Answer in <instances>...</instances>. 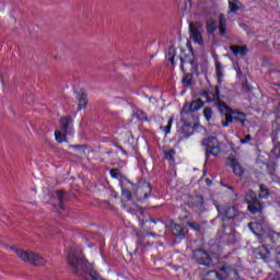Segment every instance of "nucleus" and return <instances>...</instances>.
Instances as JSON below:
<instances>
[{"mask_svg":"<svg viewBox=\"0 0 280 280\" xmlns=\"http://www.w3.org/2000/svg\"><path fill=\"white\" fill-rule=\"evenodd\" d=\"M217 108L220 116L225 117V119L221 121L223 128H229V126L233 124V120L237 121V124H242V126L246 124V114L231 108L224 101H218Z\"/></svg>","mask_w":280,"mask_h":280,"instance_id":"obj_1","label":"nucleus"},{"mask_svg":"<svg viewBox=\"0 0 280 280\" xmlns=\"http://www.w3.org/2000/svg\"><path fill=\"white\" fill-rule=\"evenodd\" d=\"M68 266L71 268L75 277H86V269L89 268V260L78 254L75 248H69L66 252Z\"/></svg>","mask_w":280,"mask_h":280,"instance_id":"obj_2","label":"nucleus"},{"mask_svg":"<svg viewBox=\"0 0 280 280\" xmlns=\"http://www.w3.org/2000/svg\"><path fill=\"white\" fill-rule=\"evenodd\" d=\"M109 176H112V178H114L115 180H118L121 188L122 198H125L127 202H129V200H132V192L128 190L129 187H132V182L128 177H126V175L121 174L119 168H112L109 171Z\"/></svg>","mask_w":280,"mask_h":280,"instance_id":"obj_3","label":"nucleus"},{"mask_svg":"<svg viewBox=\"0 0 280 280\" xmlns=\"http://www.w3.org/2000/svg\"><path fill=\"white\" fill-rule=\"evenodd\" d=\"M128 191H131L137 200H148L152 196V185L147 180L140 179L137 184L132 183V186L128 187Z\"/></svg>","mask_w":280,"mask_h":280,"instance_id":"obj_4","label":"nucleus"},{"mask_svg":"<svg viewBox=\"0 0 280 280\" xmlns=\"http://www.w3.org/2000/svg\"><path fill=\"white\" fill-rule=\"evenodd\" d=\"M11 250L15 253V255L22 259V261H26L27 264H32V266H45L47 260L39 256L38 254H34L32 252H26L23 249H19L16 247H11Z\"/></svg>","mask_w":280,"mask_h":280,"instance_id":"obj_5","label":"nucleus"},{"mask_svg":"<svg viewBox=\"0 0 280 280\" xmlns=\"http://www.w3.org/2000/svg\"><path fill=\"white\" fill-rule=\"evenodd\" d=\"M244 201L247 205V211L252 213V215H257V213H261L264 211V202L257 198V192L253 189H249L244 197Z\"/></svg>","mask_w":280,"mask_h":280,"instance_id":"obj_6","label":"nucleus"},{"mask_svg":"<svg viewBox=\"0 0 280 280\" xmlns=\"http://www.w3.org/2000/svg\"><path fill=\"white\" fill-rule=\"evenodd\" d=\"M192 259L198 266H203L205 268H213V257L205 248H196L192 252Z\"/></svg>","mask_w":280,"mask_h":280,"instance_id":"obj_7","label":"nucleus"},{"mask_svg":"<svg viewBox=\"0 0 280 280\" xmlns=\"http://www.w3.org/2000/svg\"><path fill=\"white\" fill-rule=\"evenodd\" d=\"M206 147V162H209V156H218L222 152L220 141L215 137H210L203 140Z\"/></svg>","mask_w":280,"mask_h":280,"instance_id":"obj_8","label":"nucleus"},{"mask_svg":"<svg viewBox=\"0 0 280 280\" xmlns=\"http://www.w3.org/2000/svg\"><path fill=\"white\" fill-rule=\"evenodd\" d=\"M179 60L180 71L186 74L182 82L184 86H191V73L187 71H191L194 69V59H184L183 57H180Z\"/></svg>","mask_w":280,"mask_h":280,"instance_id":"obj_9","label":"nucleus"},{"mask_svg":"<svg viewBox=\"0 0 280 280\" xmlns=\"http://www.w3.org/2000/svg\"><path fill=\"white\" fill-rule=\"evenodd\" d=\"M200 97L206 100V104H211V102H215V106H218V102H222L220 100V88H215L214 92L206 90L200 93Z\"/></svg>","mask_w":280,"mask_h":280,"instance_id":"obj_10","label":"nucleus"},{"mask_svg":"<svg viewBox=\"0 0 280 280\" xmlns=\"http://www.w3.org/2000/svg\"><path fill=\"white\" fill-rule=\"evenodd\" d=\"M61 132L63 135H73V117L67 116L59 120Z\"/></svg>","mask_w":280,"mask_h":280,"instance_id":"obj_11","label":"nucleus"},{"mask_svg":"<svg viewBox=\"0 0 280 280\" xmlns=\"http://www.w3.org/2000/svg\"><path fill=\"white\" fill-rule=\"evenodd\" d=\"M171 231L174 237L177 240H185L187 237V233H189V230H187V226L180 225L178 223H173L171 225Z\"/></svg>","mask_w":280,"mask_h":280,"instance_id":"obj_12","label":"nucleus"},{"mask_svg":"<svg viewBox=\"0 0 280 280\" xmlns=\"http://www.w3.org/2000/svg\"><path fill=\"white\" fill-rule=\"evenodd\" d=\"M189 33H190V38L192 39L194 43H198V45L205 44V40L202 39V33H200V30L198 28V24L190 23Z\"/></svg>","mask_w":280,"mask_h":280,"instance_id":"obj_13","label":"nucleus"},{"mask_svg":"<svg viewBox=\"0 0 280 280\" xmlns=\"http://www.w3.org/2000/svg\"><path fill=\"white\" fill-rule=\"evenodd\" d=\"M187 205L196 213H198V211H205V198L202 196H196Z\"/></svg>","mask_w":280,"mask_h":280,"instance_id":"obj_14","label":"nucleus"},{"mask_svg":"<svg viewBox=\"0 0 280 280\" xmlns=\"http://www.w3.org/2000/svg\"><path fill=\"white\" fill-rule=\"evenodd\" d=\"M205 106V102L202 100H196L192 101L188 106H185L182 110V113H186V115H189V113H198L200 108Z\"/></svg>","mask_w":280,"mask_h":280,"instance_id":"obj_15","label":"nucleus"},{"mask_svg":"<svg viewBox=\"0 0 280 280\" xmlns=\"http://www.w3.org/2000/svg\"><path fill=\"white\" fill-rule=\"evenodd\" d=\"M230 161L232 163V170L235 176H238V178H244L246 170L242 166V164H240V161L235 158H230Z\"/></svg>","mask_w":280,"mask_h":280,"instance_id":"obj_16","label":"nucleus"},{"mask_svg":"<svg viewBox=\"0 0 280 280\" xmlns=\"http://www.w3.org/2000/svg\"><path fill=\"white\" fill-rule=\"evenodd\" d=\"M240 215V209L237 207H228L222 217V222H226V220H235Z\"/></svg>","mask_w":280,"mask_h":280,"instance_id":"obj_17","label":"nucleus"},{"mask_svg":"<svg viewBox=\"0 0 280 280\" xmlns=\"http://www.w3.org/2000/svg\"><path fill=\"white\" fill-rule=\"evenodd\" d=\"M256 259H268L270 257V249L266 245H261L254 250Z\"/></svg>","mask_w":280,"mask_h":280,"instance_id":"obj_18","label":"nucleus"},{"mask_svg":"<svg viewBox=\"0 0 280 280\" xmlns=\"http://www.w3.org/2000/svg\"><path fill=\"white\" fill-rule=\"evenodd\" d=\"M230 51H232L233 56H248V46L232 45L230 46Z\"/></svg>","mask_w":280,"mask_h":280,"instance_id":"obj_19","label":"nucleus"},{"mask_svg":"<svg viewBox=\"0 0 280 280\" xmlns=\"http://www.w3.org/2000/svg\"><path fill=\"white\" fill-rule=\"evenodd\" d=\"M218 30L220 36H226V15H224V13L219 14Z\"/></svg>","mask_w":280,"mask_h":280,"instance_id":"obj_20","label":"nucleus"},{"mask_svg":"<svg viewBox=\"0 0 280 280\" xmlns=\"http://www.w3.org/2000/svg\"><path fill=\"white\" fill-rule=\"evenodd\" d=\"M206 30L207 33L211 36L213 34H215V32L218 31V23L215 22V20L213 19H209L206 22Z\"/></svg>","mask_w":280,"mask_h":280,"instance_id":"obj_21","label":"nucleus"},{"mask_svg":"<svg viewBox=\"0 0 280 280\" xmlns=\"http://www.w3.org/2000/svg\"><path fill=\"white\" fill-rule=\"evenodd\" d=\"M203 280H224V277H222V273L218 272L217 270H209L205 275Z\"/></svg>","mask_w":280,"mask_h":280,"instance_id":"obj_22","label":"nucleus"},{"mask_svg":"<svg viewBox=\"0 0 280 280\" xmlns=\"http://www.w3.org/2000/svg\"><path fill=\"white\" fill-rule=\"evenodd\" d=\"M79 105H78V110H83V108H86L88 104H89V98L85 92H82L79 95Z\"/></svg>","mask_w":280,"mask_h":280,"instance_id":"obj_23","label":"nucleus"},{"mask_svg":"<svg viewBox=\"0 0 280 280\" xmlns=\"http://www.w3.org/2000/svg\"><path fill=\"white\" fill-rule=\"evenodd\" d=\"M269 196H270V190H268V189L266 188V185L261 184V185L259 186V198H260L261 200H266V198H268Z\"/></svg>","mask_w":280,"mask_h":280,"instance_id":"obj_24","label":"nucleus"},{"mask_svg":"<svg viewBox=\"0 0 280 280\" xmlns=\"http://www.w3.org/2000/svg\"><path fill=\"white\" fill-rule=\"evenodd\" d=\"M135 115L139 121H150V119H148V113L143 109H138Z\"/></svg>","mask_w":280,"mask_h":280,"instance_id":"obj_25","label":"nucleus"},{"mask_svg":"<svg viewBox=\"0 0 280 280\" xmlns=\"http://www.w3.org/2000/svg\"><path fill=\"white\" fill-rule=\"evenodd\" d=\"M203 117L208 124L213 119V109L211 107L203 108Z\"/></svg>","mask_w":280,"mask_h":280,"instance_id":"obj_26","label":"nucleus"},{"mask_svg":"<svg viewBox=\"0 0 280 280\" xmlns=\"http://www.w3.org/2000/svg\"><path fill=\"white\" fill-rule=\"evenodd\" d=\"M167 58L171 65L174 66V58H176V47L174 46L168 47Z\"/></svg>","mask_w":280,"mask_h":280,"instance_id":"obj_27","label":"nucleus"},{"mask_svg":"<svg viewBox=\"0 0 280 280\" xmlns=\"http://www.w3.org/2000/svg\"><path fill=\"white\" fill-rule=\"evenodd\" d=\"M56 195L59 200V208L65 210V190H57Z\"/></svg>","mask_w":280,"mask_h":280,"instance_id":"obj_28","label":"nucleus"},{"mask_svg":"<svg viewBox=\"0 0 280 280\" xmlns=\"http://www.w3.org/2000/svg\"><path fill=\"white\" fill-rule=\"evenodd\" d=\"M172 124H174V119L170 118L166 126H161L160 130H163L165 135H170L172 132Z\"/></svg>","mask_w":280,"mask_h":280,"instance_id":"obj_29","label":"nucleus"},{"mask_svg":"<svg viewBox=\"0 0 280 280\" xmlns=\"http://www.w3.org/2000/svg\"><path fill=\"white\" fill-rule=\"evenodd\" d=\"M55 139L57 141V143H62L65 141V139H67V135L62 133V131H55Z\"/></svg>","mask_w":280,"mask_h":280,"instance_id":"obj_30","label":"nucleus"},{"mask_svg":"<svg viewBox=\"0 0 280 280\" xmlns=\"http://www.w3.org/2000/svg\"><path fill=\"white\" fill-rule=\"evenodd\" d=\"M215 73L218 80H222V78H224V73H222V63L218 61L215 62Z\"/></svg>","mask_w":280,"mask_h":280,"instance_id":"obj_31","label":"nucleus"},{"mask_svg":"<svg viewBox=\"0 0 280 280\" xmlns=\"http://www.w3.org/2000/svg\"><path fill=\"white\" fill-rule=\"evenodd\" d=\"M176 154V151L174 149H171L164 153V156L166 161H174V155Z\"/></svg>","mask_w":280,"mask_h":280,"instance_id":"obj_32","label":"nucleus"},{"mask_svg":"<svg viewBox=\"0 0 280 280\" xmlns=\"http://www.w3.org/2000/svg\"><path fill=\"white\" fill-rule=\"evenodd\" d=\"M186 226L192 229V231H200V224L191 221H186Z\"/></svg>","mask_w":280,"mask_h":280,"instance_id":"obj_33","label":"nucleus"},{"mask_svg":"<svg viewBox=\"0 0 280 280\" xmlns=\"http://www.w3.org/2000/svg\"><path fill=\"white\" fill-rule=\"evenodd\" d=\"M229 8H230V12H234V13L240 10V5H237V3L233 1H229Z\"/></svg>","mask_w":280,"mask_h":280,"instance_id":"obj_34","label":"nucleus"},{"mask_svg":"<svg viewBox=\"0 0 280 280\" xmlns=\"http://www.w3.org/2000/svg\"><path fill=\"white\" fill-rule=\"evenodd\" d=\"M90 277L92 280H104L102 276H100V273H97L95 270L90 271Z\"/></svg>","mask_w":280,"mask_h":280,"instance_id":"obj_35","label":"nucleus"},{"mask_svg":"<svg viewBox=\"0 0 280 280\" xmlns=\"http://www.w3.org/2000/svg\"><path fill=\"white\" fill-rule=\"evenodd\" d=\"M250 141H253V136L250 135H246L244 139H241V143L243 145H246V143H250Z\"/></svg>","mask_w":280,"mask_h":280,"instance_id":"obj_36","label":"nucleus"},{"mask_svg":"<svg viewBox=\"0 0 280 280\" xmlns=\"http://www.w3.org/2000/svg\"><path fill=\"white\" fill-rule=\"evenodd\" d=\"M259 226V223H249L248 228L250 229V231H253L254 235H259V233H257V231H255V229H257Z\"/></svg>","mask_w":280,"mask_h":280,"instance_id":"obj_37","label":"nucleus"},{"mask_svg":"<svg viewBox=\"0 0 280 280\" xmlns=\"http://www.w3.org/2000/svg\"><path fill=\"white\" fill-rule=\"evenodd\" d=\"M235 70H236V77L237 78H242V68H240V66H237L236 68H235Z\"/></svg>","mask_w":280,"mask_h":280,"instance_id":"obj_38","label":"nucleus"},{"mask_svg":"<svg viewBox=\"0 0 280 280\" xmlns=\"http://www.w3.org/2000/svg\"><path fill=\"white\" fill-rule=\"evenodd\" d=\"M178 220H180V222H187V220H189V215H184V217H179Z\"/></svg>","mask_w":280,"mask_h":280,"instance_id":"obj_39","label":"nucleus"},{"mask_svg":"<svg viewBox=\"0 0 280 280\" xmlns=\"http://www.w3.org/2000/svg\"><path fill=\"white\" fill-rule=\"evenodd\" d=\"M117 148H118V150H120V152H122V154H124L125 156L128 155V152H126V150H124V148H121V145H118Z\"/></svg>","mask_w":280,"mask_h":280,"instance_id":"obj_40","label":"nucleus"},{"mask_svg":"<svg viewBox=\"0 0 280 280\" xmlns=\"http://www.w3.org/2000/svg\"><path fill=\"white\" fill-rule=\"evenodd\" d=\"M73 150H82V145L80 144H74L72 145Z\"/></svg>","mask_w":280,"mask_h":280,"instance_id":"obj_41","label":"nucleus"},{"mask_svg":"<svg viewBox=\"0 0 280 280\" xmlns=\"http://www.w3.org/2000/svg\"><path fill=\"white\" fill-rule=\"evenodd\" d=\"M275 237H280V233H273V234H271V240H275Z\"/></svg>","mask_w":280,"mask_h":280,"instance_id":"obj_42","label":"nucleus"},{"mask_svg":"<svg viewBox=\"0 0 280 280\" xmlns=\"http://www.w3.org/2000/svg\"><path fill=\"white\" fill-rule=\"evenodd\" d=\"M277 264L280 266V252L277 255Z\"/></svg>","mask_w":280,"mask_h":280,"instance_id":"obj_43","label":"nucleus"},{"mask_svg":"<svg viewBox=\"0 0 280 280\" xmlns=\"http://www.w3.org/2000/svg\"><path fill=\"white\" fill-rule=\"evenodd\" d=\"M278 156H280V144L277 147Z\"/></svg>","mask_w":280,"mask_h":280,"instance_id":"obj_44","label":"nucleus"},{"mask_svg":"<svg viewBox=\"0 0 280 280\" xmlns=\"http://www.w3.org/2000/svg\"><path fill=\"white\" fill-rule=\"evenodd\" d=\"M140 246H145V243H143V241L140 240Z\"/></svg>","mask_w":280,"mask_h":280,"instance_id":"obj_45","label":"nucleus"},{"mask_svg":"<svg viewBox=\"0 0 280 280\" xmlns=\"http://www.w3.org/2000/svg\"><path fill=\"white\" fill-rule=\"evenodd\" d=\"M206 183H207V185H209L211 183V180L210 179H206Z\"/></svg>","mask_w":280,"mask_h":280,"instance_id":"obj_46","label":"nucleus"},{"mask_svg":"<svg viewBox=\"0 0 280 280\" xmlns=\"http://www.w3.org/2000/svg\"><path fill=\"white\" fill-rule=\"evenodd\" d=\"M229 189H231V191H233L234 188H233V186H230Z\"/></svg>","mask_w":280,"mask_h":280,"instance_id":"obj_47","label":"nucleus"},{"mask_svg":"<svg viewBox=\"0 0 280 280\" xmlns=\"http://www.w3.org/2000/svg\"><path fill=\"white\" fill-rule=\"evenodd\" d=\"M148 235H151L152 237H154V233H150V234H148Z\"/></svg>","mask_w":280,"mask_h":280,"instance_id":"obj_48","label":"nucleus"},{"mask_svg":"<svg viewBox=\"0 0 280 280\" xmlns=\"http://www.w3.org/2000/svg\"><path fill=\"white\" fill-rule=\"evenodd\" d=\"M235 3H240L237 0H234Z\"/></svg>","mask_w":280,"mask_h":280,"instance_id":"obj_49","label":"nucleus"}]
</instances>
